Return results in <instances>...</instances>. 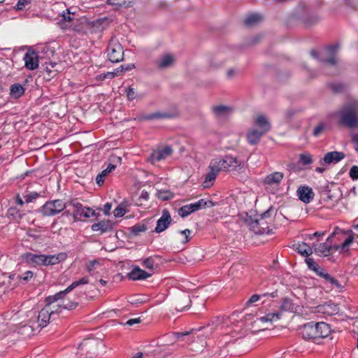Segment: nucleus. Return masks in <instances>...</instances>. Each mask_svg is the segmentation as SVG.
Masks as SVG:
<instances>
[{
    "mask_svg": "<svg viewBox=\"0 0 358 358\" xmlns=\"http://www.w3.org/2000/svg\"><path fill=\"white\" fill-rule=\"evenodd\" d=\"M89 282L87 277H83L79 280L73 282L66 289L57 293L55 295L49 296L46 299L47 304L38 313L31 311L28 314L29 322L20 327L19 332L25 336H30L39 331L41 328L46 327L50 322V318L58 313L55 309L54 303L62 299L64 295L72 291L80 285H85Z\"/></svg>",
    "mask_w": 358,
    "mask_h": 358,
    "instance_id": "1",
    "label": "nucleus"
},
{
    "mask_svg": "<svg viewBox=\"0 0 358 358\" xmlns=\"http://www.w3.org/2000/svg\"><path fill=\"white\" fill-rule=\"evenodd\" d=\"M339 236V239L343 240V243L340 245H330L327 243H322L319 244H313V248L314 252L322 257H327L330 255L334 251H338L340 254L344 256L350 255V245L354 241V237L351 234H348L347 231H343L338 227H336L331 236L327 238V241L331 238Z\"/></svg>",
    "mask_w": 358,
    "mask_h": 358,
    "instance_id": "2",
    "label": "nucleus"
},
{
    "mask_svg": "<svg viewBox=\"0 0 358 358\" xmlns=\"http://www.w3.org/2000/svg\"><path fill=\"white\" fill-rule=\"evenodd\" d=\"M245 164L241 158H213L209 165L210 171L206 174L203 182L204 188L213 185L220 171H229L243 168Z\"/></svg>",
    "mask_w": 358,
    "mask_h": 358,
    "instance_id": "3",
    "label": "nucleus"
},
{
    "mask_svg": "<svg viewBox=\"0 0 358 358\" xmlns=\"http://www.w3.org/2000/svg\"><path fill=\"white\" fill-rule=\"evenodd\" d=\"M67 257L65 252H59L57 255H37L31 252L22 255L23 259L28 264L33 266H48L55 265L64 261Z\"/></svg>",
    "mask_w": 358,
    "mask_h": 358,
    "instance_id": "4",
    "label": "nucleus"
},
{
    "mask_svg": "<svg viewBox=\"0 0 358 358\" xmlns=\"http://www.w3.org/2000/svg\"><path fill=\"white\" fill-rule=\"evenodd\" d=\"M357 111L358 100H352L340 112L341 122L351 128L357 127L358 117L356 115Z\"/></svg>",
    "mask_w": 358,
    "mask_h": 358,
    "instance_id": "5",
    "label": "nucleus"
},
{
    "mask_svg": "<svg viewBox=\"0 0 358 358\" xmlns=\"http://www.w3.org/2000/svg\"><path fill=\"white\" fill-rule=\"evenodd\" d=\"M69 206L62 199L47 201L41 208V213L45 216H54L64 210Z\"/></svg>",
    "mask_w": 358,
    "mask_h": 358,
    "instance_id": "6",
    "label": "nucleus"
},
{
    "mask_svg": "<svg viewBox=\"0 0 358 358\" xmlns=\"http://www.w3.org/2000/svg\"><path fill=\"white\" fill-rule=\"evenodd\" d=\"M68 205L73 208V217L76 221L79 220L81 217L89 218L96 215L95 211L93 209L83 206L76 199L69 201Z\"/></svg>",
    "mask_w": 358,
    "mask_h": 358,
    "instance_id": "7",
    "label": "nucleus"
},
{
    "mask_svg": "<svg viewBox=\"0 0 358 358\" xmlns=\"http://www.w3.org/2000/svg\"><path fill=\"white\" fill-rule=\"evenodd\" d=\"M214 205V203L210 200L206 201L204 199H200L194 203L185 205L180 208L178 209V215L182 217H185L193 212L206 207H213Z\"/></svg>",
    "mask_w": 358,
    "mask_h": 358,
    "instance_id": "8",
    "label": "nucleus"
},
{
    "mask_svg": "<svg viewBox=\"0 0 358 358\" xmlns=\"http://www.w3.org/2000/svg\"><path fill=\"white\" fill-rule=\"evenodd\" d=\"M108 59L113 63H117L123 59L124 52L122 45L120 43L112 39L107 48Z\"/></svg>",
    "mask_w": 358,
    "mask_h": 358,
    "instance_id": "9",
    "label": "nucleus"
},
{
    "mask_svg": "<svg viewBox=\"0 0 358 358\" xmlns=\"http://www.w3.org/2000/svg\"><path fill=\"white\" fill-rule=\"evenodd\" d=\"M24 67L30 71L36 70L38 68L39 60L38 53L32 50H29L23 57Z\"/></svg>",
    "mask_w": 358,
    "mask_h": 358,
    "instance_id": "10",
    "label": "nucleus"
},
{
    "mask_svg": "<svg viewBox=\"0 0 358 358\" xmlns=\"http://www.w3.org/2000/svg\"><path fill=\"white\" fill-rule=\"evenodd\" d=\"M313 308L315 313H321L327 316L336 315L339 311L338 306L330 301L319 305Z\"/></svg>",
    "mask_w": 358,
    "mask_h": 358,
    "instance_id": "11",
    "label": "nucleus"
},
{
    "mask_svg": "<svg viewBox=\"0 0 358 358\" xmlns=\"http://www.w3.org/2000/svg\"><path fill=\"white\" fill-rule=\"evenodd\" d=\"M300 334L306 340L317 339V329L315 323L308 322L301 328Z\"/></svg>",
    "mask_w": 358,
    "mask_h": 358,
    "instance_id": "12",
    "label": "nucleus"
},
{
    "mask_svg": "<svg viewBox=\"0 0 358 358\" xmlns=\"http://www.w3.org/2000/svg\"><path fill=\"white\" fill-rule=\"evenodd\" d=\"M171 222V217L169 212L167 210H164L162 212V217L157 220V227H155V231L157 233H161L165 231Z\"/></svg>",
    "mask_w": 358,
    "mask_h": 358,
    "instance_id": "13",
    "label": "nucleus"
},
{
    "mask_svg": "<svg viewBox=\"0 0 358 358\" xmlns=\"http://www.w3.org/2000/svg\"><path fill=\"white\" fill-rule=\"evenodd\" d=\"M296 193L299 199L305 203H310L315 195L312 188L308 186H300Z\"/></svg>",
    "mask_w": 358,
    "mask_h": 358,
    "instance_id": "14",
    "label": "nucleus"
},
{
    "mask_svg": "<svg viewBox=\"0 0 358 358\" xmlns=\"http://www.w3.org/2000/svg\"><path fill=\"white\" fill-rule=\"evenodd\" d=\"M254 126L257 127L258 129L264 133H266L271 129V123L268 119L262 114L257 115L255 117Z\"/></svg>",
    "mask_w": 358,
    "mask_h": 358,
    "instance_id": "15",
    "label": "nucleus"
},
{
    "mask_svg": "<svg viewBox=\"0 0 358 358\" xmlns=\"http://www.w3.org/2000/svg\"><path fill=\"white\" fill-rule=\"evenodd\" d=\"M284 178V174L282 172H274L267 175L263 180V184L266 185H278Z\"/></svg>",
    "mask_w": 358,
    "mask_h": 358,
    "instance_id": "16",
    "label": "nucleus"
},
{
    "mask_svg": "<svg viewBox=\"0 0 358 358\" xmlns=\"http://www.w3.org/2000/svg\"><path fill=\"white\" fill-rule=\"evenodd\" d=\"M113 224L110 220H102L92 225V230L100 234L108 232L113 229Z\"/></svg>",
    "mask_w": 358,
    "mask_h": 358,
    "instance_id": "17",
    "label": "nucleus"
},
{
    "mask_svg": "<svg viewBox=\"0 0 358 358\" xmlns=\"http://www.w3.org/2000/svg\"><path fill=\"white\" fill-rule=\"evenodd\" d=\"M150 275L151 274L148 273L146 271L141 269L139 267L134 268L129 273H127L128 278L132 280H145L149 278Z\"/></svg>",
    "mask_w": 358,
    "mask_h": 358,
    "instance_id": "18",
    "label": "nucleus"
},
{
    "mask_svg": "<svg viewBox=\"0 0 358 358\" xmlns=\"http://www.w3.org/2000/svg\"><path fill=\"white\" fill-rule=\"evenodd\" d=\"M214 115L217 118L225 117L232 113V108L224 105L214 106L212 107Z\"/></svg>",
    "mask_w": 358,
    "mask_h": 358,
    "instance_id": "19",
    "label": "nucleus"
},
{
    "mask_svg": "<svg viewBox=\"0 0 358 358\" xmlns=\"http://www.w3.org/2000/svg\"><path fill=\"white\" fill-rule=\"evenodd\" d=\"M265 133L258 129L252 128L248 131L247 134L248 141L252 145L256 144L259 141L261 137Z\"/></svg>",
    "mask_w": 358,
    "mask_h": 358,
    "instance_id": "20",
    "label": "nucleus"
},
{
    "mask_svg": "<svg viewBox=\"0 0 358 358\" xmlns=\"http://www.w3.org/2000/svg\"><path fill=\"white\" fill-rule=\"evenodd\" d=\"M317 329V338H322L327 337L330 332V326L325 322L315 323Z\"/></svg>",
    "mask_w": 358,
    "mask_h": 358,
    "instance_id": "21",
    "label": "nucleus"
},
{
    "mask_svg": "<svg viewBox=\"0 0 358 358\" xmlns=\"http://www.w3.org/2000/svg\"><path fill=\"white\" fill-rule=\"evenodd\" d=\"M117 165L114 164H109L108 166L103 170L96 178V183L101 186L103 185L106 178L112 173L116 168Z\"/></svg>",
    "mask_w": 358,
    "mask_h": 358,
    "instance_id": "22",
    "label": "nucleus"
},
{
    "mask_svg": "<svg viewBox=\"0 0 358 358\" xmlns=\"http://www.w3.org/2000/svg\"><path fill=\"white\" fill-rule=\"evenodd\" d=\"M173 154V149L170 145L159 146L154 150L150 157H166Z\"/></svg>",
    "mask_w": 358,
    "mask_h": 358,
    "instance_id": "23",
    "label": "nucleus"
},
{
    "mask_svg": "<svg viewBox=\"0 0 358 358\" xmlns=\"http://www.w3.org/2000/svg\"><path fill=\"white\" fill-rule=\"evenodd\" d=\"M65 296V295L64 296ZM64 297L61 299L62 300L61 303H57V305H55V309L58 310V313L62 311V309L65 310H73L75 309L78 305V303L77 301H69L64 299Z\"/></svg>",
    "mask_w": 358,
    "mask_h": 358,
    "instance_id": "24",
    "label": "nucleus"
},
{
    "mask_svg": "<svg viewBox=\"0 0 358 358\" xmlns=\"http://www.w3.org/2000/svg\"><path fill=\"white\" fill-rule=\"evenodd\" d=\"M175 62V58L173 55L167 54L161 57L157 61V65L159 68L165 69L171 66Z\"/></svg>",
    "mask_w": 358,
    "mask_h": 358,
    "instance_id": "25",
    "label": "nucleus"
},
{
    "mask_svg": "<svg viewBox=\"0 0 358 358\" xmlns=\"http://www.w3.org/2000/svg\"><path fill=\"white\" fill-rule=\"evenodd\" d=\"M294 247L296 248V250L304 257H309L313 252V247H310L304 242L299 243L297 245H295Z\"/></svg>",
    "mask_w": 358,
    "mask_h": 358,
    "instance_id": "26",
    "label": "nucleus"
},
{
    "mask_svg": "<svg viewBox=\"0 0 358 358\" xmlns=\"http://www.w3.org/2000/svg\"><path fill=\"white\" fill-rule=\"evenodd\" d=\"M24 88L22 85L19 83H15L10 86V94L12 97L15 99L20 98L24 94Z\"/></svg>",
    "mask_w": 358,
    "mask_h": 358,
    "instance_id": "27",
    "label": "nucleus"
},
{
    "mask_svg": "<svg viewBox=\"0 0 358 358\" xmlns=\"http://www.w3.org/2000/svg\"><path fill=\"white\" fill-rule=\"evenodd\" d=\"M281 317V312L270 313L265 316L259 318V320L262 322L273 323L279 320Z\"/></svg>",
    "mask_w": 358,
    "mask_h": 358,
    "instance_id": "28",
    "label": "nucleus"
},
{
    "mask_svg": "<svg viewBox=\"0 0 358 358\" xmlns=\"http://www.w3.org/2000/svg\"><path fill=\"white\" fill-rule=\"evenodd\" d=\"M313 162L312 158H299L296 164L294 165L293 169L295 171H299L306 169V167Z\"/></svg>",
    "mask_w": 358,
    "mask_h": 358,
    "instance_id": "29",
    "label": "nucleus"
},
{
    "mask_svg": "<svg viewBox=\"0 0 358 358\" xmlns=\"http://www.w3.org/2000/svg\"><path fill=\"white\" fill-rule=\"evenodd\" d=\"M338 45L328 47L327 49L326 50V52L332 56L329 59L324 58V59H322V60L324 61L326 63L331 64V65L336 64L337 60H336V57L334 55V54L336 52V51L338 50Z\"/></svg>",
    "mask_w": 358,
    "mask_h": 358,
    "instance_id": "30",
    "label": "nucleus"
},
{
    "mask_svg": "<svg viewBox=\"0 0 358 358\" xmlns=\"http://www.w3.org/2000/svg\"><path fill=\"white\" fill-rule=\"evenodd\" d=\"M193 331H185V332H177V333H173L171 335H169L168 336L171 337L173 339L176 341H187V342H192V339H189V338L186 340V337L189 336Z\"/></svg>",
    "mask_w": 358,
    "mask_h": 358,
    "instance_id": "31",
    "label": "nucleus"
},
{
    "mask_svg": "<svg viewBox=\"0 0 358 358\" xmlns=\"http://www.w3.org/2000/svg\"><path fill=\"white\" fill-rule=\"evenodd\" d=\"M262 19V17L259 14L253 13L247 16L245 19V24L248 26H252L259 22Z\"/></svg>",
    "mask_w": 358,
    "mask_h": 358,
    "instance_id": "32",
    "label": "nucleus"
},
{
    "mask_svg": "<svg viewBox=\"0 0 358 358\" xmlns=\"http://www.w3.org/2000/svg\"><path fill=\"white\" fill-rule=\"evenodd\" d=\"M271 208L268 209L267 211L264 212L259 220H256L255 222H252V228L255 231V233H260L261 231L259 229H256V226L257 225H263L264 221L266 218L270 217V213L271 212Z\"/></svg>",
    "mask_w": 358,
    "mask_h": 358,
    "instance_id": "33",
    "label": "nucleus"
},
{
    "mask_svg": "<svg viewBox=\"0 0 358 358\" xmlns=\"http://www.w3.org/2000/svg\"><path fill=\"white\" fill-rule=\"evenodd\" d=\"M191 300L189 296L185 295L176 303V309L178 310H183L186 307L190 306Z\"/></svg>",
    "mask_w": 358,
    "mask_h": 358,
    "instance_id": "34",
    "label": "nucleus"
},
{
    "mask_svg": "<svg viewBox=\"0 0 358 358\" xmlns=\"http://www.w3.org/2000/svg\"><path fill=\"white\" fill-rule=\"evenodd\" d=\"M157 197L162 200H169L173 198V194L169 190L161 189L157 193Z\"/></svg>",
    "mask_w": 358,
    "mask_h": 358,
    "instance_id": "35",
    "label": "nucleus"
},
{
    "mask_svg": "<svg viewBox=\"0 0 358 358\" xmlns=\"http://www.w3.org/2000/svg\"><path fill=\"white\" fill-rule=\"evenodd\" d=\"M306 263L307 264L308 266L309 267V268L313 270L314 271H315L317 273V272L320 271V270H322V268H321L319 265L314 261L313 259L312 258H307L306 259Z\"/></svg>",
    "mask_w": 358,
    "mask_h": 358,
    "instance_id": "36",
    "label": "nucleus"
},
{
    "mask_svg": "<svg viewBox=\"0 0 358 358\" xmlns=\"http://www.w3.org/2000/svg\"><path fill=\"white\" fill-rule=\"evenodd\" d=\"M127 210L123 204L119 205L113 211L115 217H120L125 215Z\"/></svg>",
    "mask_w": 358,
    "mask_h": 358,
    "instance_id": "37",
    "label": "nucleus"
},
{
    "mask_svg": "<svg viewBox=\"0 0 358 358\" xmlns=\"http://www.w3.org/2000/svg\"><path fill=\"white\" fill-rule=\"evenodd\" d=\"M147 227L145 224H136L131 229V232L134 235H138L140 233L145 231Z\"/></svg>",
    "mask_w": 358,
    "mask_h": 358,
    "instance_id": "38",
    "label": "nucleus"
},
{
    "mask_svg": "<svg viewBox=\"0 0 358 358\" xmlns=\"http://www.w3.org/2000/svg\"><path fill=\"white\" fill-rule=\"evenodd\" d=\"M210 64L213 69H217L220 67L223 64V62L221 61L220 57L217 55L210 60Z\"/></svg>",
    "mask_w": 358,
    "mask_h": 358,
    "instance_id": "39",
    "label": "nucleus"
},
{
    "mask_svg": "<svg viewBox=\"0 0 358 358\" xmlns=\"http://www.w3.org/2000/svg\"><path fill=\"white\" fill-rule=\"evenodd\" d=\"M8 215L9 217H11L14 218V219L20 218L21 217V215H20L18 210L15 207H10L8 210Z\"/></svg>",
    "mask_w": 358,
    "mask_h": 358,
    "instance_id": "40",
    "label": "nucleus"
},
{
    "mask_svg": "<svg viewBox=\"0 0 358 358\" xmlns=\"http://www.w3.org/2000/svg\"><path fill=\"white\" fill-rule=\"evenodd\" d=\"M154 264H155V259L151 257L144 259L143 262V266L148 269H150V270L153 269Z\"/></svg>",
    "mask_w": 358,
    "mask_h": 358,
    "instance_id": "41",
    "label": "nucleus"
},
{
    "mask_svg": "<svg viewBox=\"0 0 358 358\" xmlns=\"http://www.w3.org/2000/svg\"><path fill=\"white\" fill-rule=\"evenodd\" d=\"M63 20L67 22H73L74 20V13H71L69 9L64 11L62 15Z\"/></svg>",
    "mask_w": 358,
    "mask_h": 358,
    "instance_id": "42",
    "label": "nucleus"
},
{
    "mask_svg": "<svg viewBox=\"0 0 358 358\" xmlns=\"http://www.w3.org/2000/svg\"><path fill=\"white\" fill-rule=\"evenodd\" d=\"M29 2L30 0H18L15 8L18 10H22Z\"/></svg>",
    "mask_w": 358,
    "mask_h": 358,
    "instance_id": "43",
    "label": "nucleus"
},
{
    "mask_svg": "<svg viewBox=\"0 0 358 358\" xmlns=\"http://www.w3.org/2000/svg\"><path fill=\"white\" fill-rule=\"evenodd\" d=\"M350 176L352 180L358 179V166H353L350 171Z\"/></svg>",
    "mask_w": 358,
    "mask_h": 358,
    "instance_id": "44",
    "label": "nucleus"
},
{
    "mask_svg": "<svg viewBox=\"0 0 358 358\" xmlns=\"http://www.w3.org/2000/svg\"><path fill=\"white\" fill-rule=\"evenodd\" d=\"M120 75V69L117 68L113 72H108L107 73L104 74L103 78H113L115 76H118Z\"/></svg>",
    "mask_w": 358,
    "mask_h": 358,
    "instance_id": "45",
    "label": "nucleus"
},
{
    "mask_svg": "<svg viewBox=\"0 0 358 358\" xmlns=\"http://www.w3.org/2000/svg\"><path fill=\"white\" fill-rule=\"evenodd\" d=\"M324 130V125L322 123L319 124L313 130V135L318 136Z\"/></svg>",
    "mask_w": 358,
    "mask_h": 358,
    "instance_id": "46",
    "label": "nucleus"
},
{
    "mask_svg": "<svg viewBox=\"0 0 358 358\" xmlns=\"http://www.w3.org/2000/svg\"><path fill=\"white\" fill-rule=\"evenodd\" d=\"M135 68V66L134 64H126V65H122L120 66V73L121 74V73L122 71H131L132 69H134Z\"/></svg>",
    "mask_w": 358,
    "mask_h": 358,
    "instance_id": "47",
    "label": "nucleus"
},
{
    "mask_svg": "<svg viewBox=\"0 0 358 358\" xmlns=\"http://www.w3.org/2000/svg\"><path fill=\"white\" fill-rule=\"evenodd\" d=\"M96 264H99V262L97 260H92V261H90L87 265H86V270L88 271V272H92L94 267H95V265Z\"/></svg>",
    "mask_w": 358,
    "mask_h": 358,
    "instance_id": "48",
    "label": "nucleus"
},
{
    "mask_svg": "<svg viewBox=\"0 0 358 358\" xmlns=\"http://www.w3.org/2000/svg\"><path fill=\"white\" fill-rule=\"evenodd\" d=\"M33 277H34L33 272L28 271L25 272L20 278L22 279L24 281L27 282L29 280H31Z\"/></svg>",
    "mask_w": 358,
    "mask_h": 358,
    "instance_id": "49",
    "label": "nucleus"
},
{
    "mask_svg": "<svg viewBox=\"0 0 358 358\" xmlns=\"http://www.w3.org/2000/svg\"><path fill=\"white\" fill-rule=\"evenodd\" d=\"M324 157H345V154L343 152L332 151L326 153Z\"/></svg>",
    "mask_w": 358,
    "mask_h": 358,
    "instance_id": "50",
    "label": "nucleus"
},
{
    "mask_svg": "<svg viewBox=\"0 0 358 358\" xmlns=\"http://www.w3.org/2000/svg\"><path fill=\"white\" fill-rule=\"evenodd\" d=\"M38 196V193L31 192L26 196V202H31L33 200L36 199Z\"/></svg>",
    "mask_w": 358,
    "mask_h": 358,
    "instance_id": "51",
    "label": "nucleus"
},
{
    "mask_svg": "<svg viewBox=\"0 0 358 358\" xmlns=\"http://www.w3.org/2000/svg\"><path fill=\"white\" fill-rule=\"evenodd\" d=\"M180 234L185 236V241L183 243H187L189 241V235L191 234V231L189 229H185L180 231Z\"/></svg>",
    "mask_w": 358,
    "mask_h": 358,
    "instance_id": "52",
    "label": "nucleus"
},
{
    "mask_svg": "<svg viewBox=\"0 0 358 358\" xmlns=\"http://www.w3.org/2000/svg\"><path fill=\"white\" fill-rule=\"evenodd\" d=\"M342 158H323V162L326 164H329L331 163H338Z\"/></svg>",
    "mask_w": 358,
    "mask_h": 358,
    "instance_id": "53",
    "label": "nucleus"
},
{
    "mask_svg": "<svg viewBox=\"0 0 358 358\" xmlns=\"http://www.w3.org/2000/svg\"><path fill=\"white\" fill-rule=\"evenodd\" d=\"M317 274H319L320 276H322L324 278H325L329 282H331V278H332V277L329 274H328L327 273H324L323 271V269L322 270H320L317 272Z\"/></svg>",
    "mask_w": 358,
    "mask_h": 358,
    "instance_id": "54",
    "label": "nucleus"
},
{
    "mask_svg": "<svg viewBox=\"0 0 358 358\" xmlns=\"http://www.w3.org/2000/svg\"><path fill=\"white\" fill-rule=\"evenodd\" d=\"M317 274H319L320 276H322L324 278H325L329 282H331V278H332V277L329 274H328L327 273H324L323 271V269L322 270H320L317 272Z\"/></svg>",
    "mask_w": 358,
    "mask_h": 358,
    "instance_id": "55",
    "label": "nucleus"
},
{
    "mask_svg": "<svg viewBox=\"0 0 358 358\" xmlns=\"http://www.w3.org/2000/svg\"><path fill=\"white\" fill-rule=\"evenodd\" d=\"M317 274H319L320 276H322L324 278H325L329 282H331V278H332V277L329 274H328L327 273H324L323 271V269L322 270H320L317 272Z\"/></svg>",
    "mask_w": 358,
    "mask_h": 358,
    "instance_id": "56",
    "label": "nucleus"
},
{
    "mask_svg": "<svg viewBox=\"0 0 358 358\" xmlns=\"http://www.w3.org/2000/svg\"><path fill=\"white\" fill-rule=\"evenodd\" d=\"M317 274H319L320 276H322L324 278H325L329 282H331V278H332V277L329 274H328L327 273H324L323 271V269L322 270H320L317 272Z\"/></svg>",
    "mask_w": 358,
    "mask_h": 358,
    "instance_id": "57",
    "label": "nucleus"
},
{
    "mask_svg": "<svg viewBox=\"0 0 358 358\" xmlns=\"http://www.w3.org/2000/svg\"><path fill=\"white\" fill-rule=\"evenodd\" d=\"M127 97L129 100H133L136 97V92L134 89L129 88L128 90Z\"/></svg>",
    "mask_w": 358,
    "mask_h": 358,
    "instance_id": "58",
    "label": "nucleus"
},
{
    "mask_svg": "<svg viewBox=\"0 0 358 358\" xmlns=\"http://www.w3.org/2000/svg\"><path fill=\"white\" fill-rule=\"evenodd\" d=\"M112 205L110 203H106L103 206V213L105 215H108L111 209Z\"/></svg>",
    "mask_w": 358,
    "mask_h": 358,
    "instance_id": "59",
    "label": "nucleus"
},
{
    "mask_svg": "<svg viewBox=\"0 0 358 358\" xmlns=\"http://www.w3.org/2000/svg\"><path fill=\"white\" fill-rule=\"evenodd\" d=\"M141 322L140 318H134V319H130L127 322L126 324L129 326H132L136 324H138Z\"/></svg>",
    "mask_w": 358,
    "mask_h": 358,
    "instance_id": "60",
    "label": "nucleus"
},
{
    "mask_svg": "<svg viewBox=\"0 0 358 358\" xmlns=\"http://www.w3.org/2000/svg\"><path fill=\"white\" fill-rule=\"evenodd\" d=\"M260 299V295L259 294H253L248 301V303H252L257 301H259Z\"/></svg>",
    "mask_w": 358,
    "mask_h": 358,
    "instance_id": "61",
    "label": "nucleus"
},
{
    "mask_svg": "<svg viewBox=\"0 0 358 358\" xmlns=\"http://www.w3.org/2000/svg\"><path fill=\"white\" fill-rule=\"evenodd\" d=\"M324 234V233H320V232H315L314 234H310V235H308V238L310 239V240H312L313 237H315V236H323Z\"/></svg>",
    "mask_w": 358,
    "mask_h": 358,
    "instance_id": "62",
    "label": "nucleus"
},
{
    "mask_svg": "<svg viewBox=\"0 0 358 358\" xmlns=\"http://www.w3.org/2000/svg\"><path fill=\"white\" fill-rule=\"evenodd\" d=\"M235 71L232 69H230L229 70H227V76L228 78H232L234 75H235Z\"/></svg>",
    "mask_w": 358,
    "mask_h": 358,
    "instance_id": "63",
    "label": "nucleus"
},
{
    "mask_svg": "<svg viewBox=\"0 0 358 358\" xmlns=\"http://www.w3.org/2000/svg\"><path fill=\"white\" fill-rule=\"evenodd\" d=\"M331 284L332 285H334L336 287L338 288H340L341 287V285L340 283L338 282L337 280H336L335 278H331V282H330Z\"/></svg>",
    "mask_w": 358,
    "mask_h": 358,
    "instance_id": "64",
    "label": "nucleus"
}]
</instances>
